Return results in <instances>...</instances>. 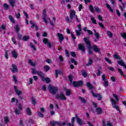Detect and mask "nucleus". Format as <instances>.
Returning a JSON list of instances; mask_svg holds the SVG:
<instances>
[{"label":"nucleus","mask_w":126,"mask_h":126,"mask_svg":"<svg viewBox=\"0 0 126 126\" xmlns=\"http://www.w3.org/2000/svg\"><path fill=\"white\" fill-rule=\"evenodd\" d=\"M42 13L43 15V21H44L46 24H48V20H50V18H47V12L45 10L43 11Z\"/></svg>","instance_id":"4"},{"label":"nucleus","mask_w":126,"mask_h":126,"mask_svg":"<svg viewBox=\"0 0 126 126\" xmlns=\"http://www.w3.org/2000/svg\"><path fill=\"white\" fill-rule=\"evenodd\" d=\"M91 19L94 24H97L96 20L95 19V18H94V17H93V16H91Z\"/></svg>","instance_id":"36"},{"label":"nucleus","mask_w":126,"mask_h":126,"mask_svg":"<svg viewBox=\"0 0 126 126\" xmlns=\"http://www.w3.org/2000/svg\"><path fill=\"white\" fill-rule=\"evenodd\" d=\"M70 12V18L71 19H73V18H74L76 16H77L75 14L76 12H75V11H74V10H71Z\"/></svg>","instance_id":"11"},{"label":"nucleus","mask_w":126,"mask_h":126,"mask_svg":"<svg viewBox=\"0 0 126 126\" xmlns=\"http://www.w3.org/2000/svg\"><path fill=\"white\" fill-rule=\"evenodd\" d=\"M4 57L6 59H8V52L6 51L4 54Z\"/></svg>","instance_id":"52"},{"label":"nucleus","mask_w":126,"mask_h":126,"mask_svg":"<svg viewBox=\"0 0 126 126\" xmlns=\"http://www.w3.org/2000/svg\"><path fill=\"white\" fill-rule=\"evenodd\" d=\"M69 80L71 83H72L74 87H79L80 86H82L83 84V82L81 81H79V82H72V76L71 75H70L68 77Z\"/></svg>","instance_id":"1"},{"label":"nucleus","mask_w":126,"mask_h":126,"mask_svg":"<svg viewBox=\"0 0 126 126\" xmlns=\"http://www.w3.org/2000/svg\"><path fill=\"white\" fill-rule=\"evenodd\" d=\"M29 63L31 64L32 66H35V65H36V62H34L32 60H29Z\"/></svg>","instance_id":"29"},{"label":"nucleus","mask_w":126,"mask_h":126,"mask_svg":"<svg viewBox=\"0 0 126 126\" xmlns=\"http://www.w3.org/2000/svg\"><path fill=\"white\" fill-rule=\"evenodd\" d=\"M111 104L113 106V107L114 108V109H116L117 111H120V109L119 108V106L117 105V102L115 99L113 98V97H111L110 98Z\"/></svg>","instance_id":"5"},{"label":"nucleus","mask_w":126,"mask_h":126,"mask_svg":"<svg viewBox=\"0 0 126 126\" xmlns=\"http://www.w3.org/2000/svg\"><path fill=\"white\" fill-rule=\"evenodd\" d=\"M86 85L88 86V87H89V88H90V89H93V88H94L92 85L91 84H90V83H89V82H87L86 83Z\"/></svg>","instance_id":"35"},{"label":"nucleus","mask_w":126,"mask_h":126,"mask_svg":"<svg viewBox=\"0 0 126 126\" xmlns=\"http://www.w3.org/2000/svg\"><path fill=\"white\" fill-rule=\"evenodd\" d=\"M4 121L5 124H7L8 122H9V119H8V117H5L4 118Z\"/></svg>","instance_id":"41"},{"label":"nucleus","mask_w":126,"mask_h":126,"mask_svg":"<svg viewBox=\"0 0 126 126\" xmlns=\"http://www.w3.org/2000/svg\"><path fill=\"white\" fill-rule=\"evenodd\" d=\"M48 89L52 94H55L58 91V88L54 87L51 85L48 86Z\"/></svg>","instance_id":"6"},{"label":"nucleus","mask_w":126,"mask_h":126,"mask_svg":"<svg viewBox=\"0 0 126 126\" xmlns=\"http://www.w3.org/2000/svg\"><path fill=\"white\" fill-rule=\"evenodd\" d=\"M20 29V27H19L18 25H16L15 28V30L16 32H19Z\"/></svg>","instance_id":"40"},{"label":"nucleus","mask_w":126,"mask_h":126,"mask_svg":"<svg viewBox=\"0 0 126 126\" xmlns=\"http://www.w3.org/2000/svg\"><path fill=\"white\" fill-rule=\"evenodd\" d=\"M45 77H43V79L44 81L42 80V81H45V82H46V83H50V82H51V80H50V79L48 77L45 78Z\"/></svg>","instance_id":"31"},{"label":"nucleus","mask_w":126,"mask_h":126,"mask_svg":"<svg viewBox=\"0 0 126 126\" xmlns=\"http://www.w3.org/2000/svg\"><path fill=\"white\" fill-rule=\"evenodd\" d=\"M102 80H103L102 83L104 87H108V86H109V82L107 80V78H106V76L105 75H102Z\"/></svg>","instance_id":"7"},{"label":"nucleus","mask_w":126,"mask_h":126,"mask_svg":"<svg viewBox=\"0 0 126 126\" xmlns=\"http://www.w3.org/2000/svg\"><path fill=\"white\" fill-rule=\"evenodd\" d=\"M26 113L29 116H31L32 112H31V110H30V108H28L26 109Z\"/></svg>","instance_id":"28"},{"label":"nucleus","mask_w":126,"mask_h":126,"mask_svg":"<svg viewBox=\"0 0 126 126\" xmlns=\"http://www.w3.org/2000/svg\"><path fill=\"white\" fill-rule=\"evenodd\" d=\"M37 116H38V117H39V118H43V117H44V114H43V113L38 112L37 113Z\"/></svg>","instance_id":"44"},{"label":"nucleus","mask_w":126,"mask_h":126,"mask_svg":"<svg viewBox=\"0 0 126 126\" xmlns=\"http://www.w3.org/2000/svg\"><path fill=\"white\" fill-rule=\"evenodd\" d=\"M3 6H4V8H5L6 9H8L9 8L8 5H7V4L6 3H4L3 4Z\"/></svg>","instance_id":"54"},{"label":"nucleus","mask_w":126,"mask_h":126,"mask_svg":"<svg viewBox=\"0 0 126 126\" xmlns=\"http://www.w3.org/2000/svg\"><path fill=\"white\" fill-rule=\"evenodd\" d=\"M76 118L77 119V122L78 125H80V126H82V125H83V121H82L80 118H79L77 115H76Z\"/></svg>","instance_id":"18"},{"label":"nucleus","mask_w":126,"mask_h":126,"mask_svg":"<svg viewBox=\"0 0 126 126\" xmlns=\"http://www.w3.org/2000/svg\"><path fill=\"white\" fill-rule=\"evenodd\" d=\"M9 2L12 7H13L14 6V4H15V0H9Z\"/></svg>","instance_id":"25"},{"label":"nucleus","mask_w":126,"mask_h":126,"mask_svg":"<svg viewBox=\"0 0 126 126\" xmlns=\"http://www.w3.org/2000/svg\"><path fill=\"white\" fill-rule=\"evenodd\" d=\"M31 48H32V49H33L34 50V51H36V48L33 45V44H31L30 45Z\"/></svg>","instance_id":"63"},{"label":"nucleus","mask_w":126,"mask_h":126,"mask_svg":"<svg viewBox=\"0 0 126 126\" xmlns=\"http://www.w3.org/2000/svg\"><path fill=\"white\" fill-rule=\"evenodd\" d=\"M106 5V7H107L108 9H109V11H110V12H111L112 13H114V10L111 8V6L110 5V4L107 3Z\"/></svg>","instance_id":"23"},{"label":"nucleus","mask_w":126,"mask_h":126,"mask_svg":"<svg viewBox=\"0 0 126 126\" xmlns=\"http://www.w3.org/2000/svg\"><path fill=\"white\" fill-rule=\"evenodd\" d=\"M79 8V11H81V10L83 8V6H82V4H80L78 7Z\"/></svg>","instance_id":"50"},{"label":"nucleus","mask_w":126,"mask_h":126,"mask_svg":"<svg viewBox=\"0 0 126 126\" xmlns=\"http://www.w3.org/2000/svg\"><path fill=\"white\" fill-rule=\"evenodd\" d=\"M93 63V61H92V58H90L88 61V63L86 64L88 66L89 65H91Z\"/></svg>","instance_id":"30"},{"label":"nucleus","mask_w":126,"mask_h":126,"mask_svg":"<svg viewBox=\"0 0 126 126\" xmlns=\"http://www.w3.org/2000/svg\"><path fill=\"white\" fill-rule=\"evenodd\" d=\"M32 74H36V73H37V74L39 76H40L41 78V80L44 81V77H45V74H44L42 72L36 71V70H35V69L34 68H32Z\"/></svg>","instance_id":"2"},{"label":"nucleus","mask_w":126,"mask_h":126,"mask_svg":"<svg viewBox=\"0 0 126 126\" xmlns=\"http://www.w3.org/2000/svg\"><path fill=\"white\" fill-rule=\"evenodd\" d=\"M13 79L14 82L15 83L17 82V79L16 78V76H15V75L13 76Z\"/></svg>","instance_id":"57"},{"label":"nucleus","mask_w":126,"mask_h":126,"mask_svg":"<svg viewBox=\"0 0 126 126\" xmlns=\"http://www.w3.org/2000/svg\"><path fill=\"white\" fill-rule=\"evenodd\" d=\"M57 99H60L61 100H66V97L64 96V94L61 93L60 94H58L56 96Z\"/></svg>","instance_id":"9"},{"label":"nucleus","mask_w":126,"mask_h":126,"mask_svg":"<svg viewBox=\"0 0 126 126\" xmlns=\"http://www.w3.org/2000/svg\"><path fill=\"white\" fill-rule=\"evenodd\" d=\"M12 57L14 58V59H17L18 58V54L16 52V50H13L11 51Z\"/></svg>","instance_id":"14"},{"label":"nucleus","mask_w":126,"mask_h":126,"mask_svg":"<svg viewBox=\"0 0 126 126\" xmlns=\"http://www.w3.org/2000/svg\"><path fill=\"white\" fill-rule=\"evenodd\" d=\"M23 41H27V40H29V36H25L23 38Z\"/></svg>","instance_id":"48"},{"label":"nucleus","mask_w":126,"mask_h":126,"mask_svg":"<svg viewBox=\"0 0 126 126\" xmlns=\"http://www.w3.org/2000/svg\"><path fill=\"white\" fill-rule=\"evenodd\" d=\"M96 113L99 114H102V109L100 108H97L95 110Z\"/></svg>","instance_id":"27"},{"label":"nucleus","mask_w":126,"mask_h":126,"mask_svg":"<svg viewBox=\"0 0 126 126\" xmlns=\"http://www.w3.org/2000/svg\"><path fill=\"white\" fill-rule=\"evenodd\" d=\"M114 58L115 59H119V56H118V54L116 53L114 55Z\"/></svg>","instance_id":"64"},{"label":"nucleus","mask_w":126,"mask_h":126,"mask_svg":"<svg viewBox=\"0 0 126 126\" xmlns=\"http://www.w3.org/2000/svg\"><path fill=\"white\" fill-rule=\"evenodd\" d=\"M84 41L86 43L87 45L88 46V53L89 54H92V51L91 50V45H90V41H89V39H88L87 37H85L84 38Z\"/></svg>","instance_id":"3"},{"label":"nucleus","mask_w":126,"mask_h":126,"mask_svg":"<svg viewBox=\"0 0 126 126\" xmlns=\"http://www.w3.org/2000/svg\"><path fill=\"white\" fill-rule=\"evenodd\" d=\"M30 23L32 25L31 28H33V27H35V30H38V27L34 25V23H33V22L32 21H30Z\"/></svg>","instance_id":"26"},{"label":"nucleus","mask_w":126,"mask_h":126,"mask_svg":"<svg viewBox=\"0 0 126 126\" xmlns=\"http://www.w3.org/2000/svg\"><path fill=\"white\" fill-rule=\"evenodd\" d=\"M79 98L80 100H81V101L82 102V103H86V100H85L84 99V98H83L80 96Z\"/></svg>","instance_id":"49"},{"label":"nucleus","mask_w":126,"mask_h":126,"mask_svg":"<svg viewBox=\"0 0 126 126\" xmlns=\"http://www.w3.org/2000/svg\"><path fill=\"white\" fill-rule=\"evenodd\" d=\"M32 102L33 105H35V104H36V100L35 99V98H32Z\"/></svg>","instance_id":"55"},{"label":"nucleus","mask_w":126,"mask_h":126,"mask_svg":"<svg viewBox=\"0 0 126 126\" xmlns=\"http://www.w3.org/2000/svg\"><path fill=\"white\" fill-rule=\"evenodd\" d=\"M22 110V107L21 106V104L18 105V108H17L15 110V114L16 115H19L20 114V111Z\"/></svg>","instance_id":"10"},{"label":"nucleus","mask_w":126,"mask_h":126,"mask_svg":"<svg viewBox=\"0 0 126 126\" xmlns=\"http://www.w3.org/2000/svg\"><path fill=\"white\" fill-rule=\"evenodd\" d=\"M61 73H62L61 70H55V74H56V78L58 77L59 74H61Z\"/></svg>","instance_id":"34"},{"label":"nucleus","mask_w":126,"mask_h":126,"mask_svg":"<svg viewBox=\"0 0 126 126\" xmlns=\"http://www.w3.org/2000/svg\"><path fill=\"white\" fill-rule=\"evenodd\" d=\"M64 91L65 92L66 96H70L71 94V91L70 90L64 88Z\"/></svg>","instance_id":"16"},{"label":"nucleus","mask_w":126,"mask_h":126,"mask_svg":"<svg viewBox=\"0 0 126 126\" xmlns=\"http://www.w3.org/2000/svg\"><path fill=\"white\" fill-rule=\"evenodd\" d=\"M73 19H74V20L76 21V22H80V20H79V19H78L77 16H76L74 18H73Z\"/></svg>","instance_id":"51"},{"label":"nucleus","mask_w":126,"mask_h":126,"mask_svg":"<svg viewBox=\"0 0 126 126\" xmlns=\"http://www.w3.org/2000/svg\"><path fill=\"white\" fill-rule=\"evenodd\" d=\"M118 71L120 73L121 75H123L124 76H125V75L124 74V72H123V70H122V69L118 68Z\"/></svg>","instance_id":"43"},{"label":"nucleus","mask_w":126,"mask_h":126,"mask_svg":"<svg viewBox=\"0 0 126 126\" xmlns=\"http://www.w3.org/2000/svg\"><path fill=\"white\" fill-rule=\"evenodd\" d=\"M78 49L82 52H84L85 51V48H84V45L83 44H78Z\"/></svg>","instance_id":"20"},{"label":"nucleus","mask_w":126,"mask_h":126,"mask_svg":"<svg viewBox=\"0 0 126 126\" xmlns=\"http://www.w3.org/2000/svg\"><path fill=\"white\" fill-rule=\"evenodd\" d=\"M113 97L115 98L117 101H119V98H118V96H117L116 94H113Z\"/></svg>","instance_id":"60"},{"label":"nucleus","mask_w":126,"mask_h":126,"mask_svg":"<svg viewBox=\"0 0 126 126\" xmlns=\"http://www.w3.org/2000/svg\"><path fill=\"white\" fill-rule=\"evenodd\" d=\"M89 9L91 12H94V11L96 12H101L100 8H99L98 7H94L93 8V6H92L91 5L89 6Z\"/></svg>","instance_id":"8"},{"label":"nucleus","mask_w":126,"mask_h":126,"mask_svg":"<svg viewBox=\"0 0 126 126\" xmlns=\"http://www.w3.org/2000/svg\"><path fill=\"white\" fill-rule=\"evenodd\" d=\"M11 70L14 73L17 72V67H16V65L13 64L12 65Z\"/></svg>","instance_id":"17"},{"label":"nucleus","mask_w":126,"mask_h":126,"mask_svg":"<svg viewBox=\"0 0 126 126\" xmlns=\"http://www.w3.org/2000/svg\"><path fill=\"white\" fill-rule=\"evenodd\" d=\"M43 42L45 45L47 44V46L49 47V48H51L52 44L50 43V42H49L48 39L44 38L43 40Z\"/></svg>","instance_id":"13"},{"label":"nucleus","mask_w":126,"mask_h":126,"mask_svg":"<svg viewBox=\"0 0 126 126\" xmlns=\"http://www.w3.org/2000/svg\"><path fill=\"white\" fill-rule=\"evenodd\" d=\"M101 70H102V68H100V69L97 70V74L98 76H100V75H101V74H102V71Z\"/></svg>","instance_id":"37"},{"label":"nucleus","mask_w":126,"mask_h":126,"mask_svg":"<svg viewBox=\"0 0 126 126\" xmlns=\"http://www.w3.org/2000/svg\"><path fill=\"white\" fill-rule=\"evenodd\" d=\"M57 36L59 38V42L60 43H62L63 40H64V37L63 36V35L62 33H57Z\"/></svg>","instance_id":"12"},{"label":"nucleus","mask_w":126,"mask_h":126,"mask_svg":"<svg viewBox=\"0 0 126 126\" xmlns=\"http://www.w3.org/2000/svg\"><path fill=\"white\" fill-rule=\"evenodd\" d=\"M9 19L10 21H11V22H12V23H13V24H14V23H15V21L14 20V18H13L12 17V16L9 15Z\"/></svg>","instance_id":"24"},{"label":"nucleus","mask_w":126,"mask_h":126,"mask_svg":"<svg viewBox=\"0 0 126 126\" xmlns=\"http://www.w3.org/2000/svg\"><path fill=\"white\" fill-rule=\"evenodd\" d=\"M14 88L15 89V92L17 95H20L22 94L21 91H19L17 89V87L14 86Z\"/></svg>","instance_id":"21"},{"label":"nucleus","mask_w":126,"mask_h":126,"mask_svg":"<svg viewBox=\"0 0 126 126\" xmlns=\"http://www.w3.org/2000/svg\"><path fill=\"white\" fill-rule=\"evenodd\" d=\"M121 35H122V37L124 38V39H126V32L121 33Z\"/></svg>","instance_id":"53"},{"label":"nucleus","mask_w":126,"mask_h":126,"mask_svg":"<svg viewBox=\"0 0 126 126\" xmlns=\"http://www.w3.org/2000/svg\"><path fill=\"white\" fill-rule=\"evenodd\" d=\"M80 32H81V31H77V30L76 31V33L77 36L80 35V34H81Z\"/></svg>","instance_id":"58"},{"label":"nucleus","mask_w":126,"mask_h":126,"mask_svg":"<svg viewBox=\"0 0 126 126\" xmlns=\"http://www.w3.org/2000/svg\"><path fill=\"white\" fill-rule=\"evenodd\" d=\"M94 32H95V34L94 36L95 37H96V39H98L99 35V34H98V33L96 32V30H94Z\"/></svg>","instance_id":"47"},{"label":"nucleus","mask_w":126,"mask_h":126,"mask_svg":"<svg viewBox=\"0 0 126 126\" xmlns=\"http://www.w3.org/2000/svg\"><path fill=\"white\" fill-rule=\"evenodd\" d=\"M106 34L109 38H112V37H113V33L110 31H107Z\"/></svg>","instance_id":"32"},{"label":"nucleus","mask_w":126,"mask_h":126,"mask_svg":"<svg viewBox=\"0 0 126 126\" xmlns=\"http://www.w3.org/2000/svg\"><path fill=\"white\" fill-rule=\"evenodd\" d=\"M15 16L17 19H19L20 18V12H18L17 14H15Z\"/></svg>","instance_id":"46"},{"label":"nucleus","mask_w":126,"mask_h":126,"mask_svg":"<svg viewBox=\"0 0 126 126\" xmlns=\"http://www.w3.org/2000/svg\"><path fill=\"white\" fill-rule=\"evenodd\" d=\"M118 64H120V65H121V66H123L124 68L126 69V64L122 60L118 61Z\"/></svg>","instance_id":"19"},{"label":"nucleus","mask_w":126,"mask_h":126,"mask_svg":"<svg viewBox=\"0 0 126 126\" xmlns=\"http://www.w3.org/2000/svg\"><path fill=\"white\" fill-rule=\"evenodd\" d=\"M91 93L93 94V95L94 96V97H97L98 100H101V99H102V95H101V94H94V93H93V91H91Z\"/></svg>","instance_id":"15"},{"label":"nucleus","mask_w":126,"mask_h":126,"mask_svg":"<svg viewBox=\"0 0 126 126\" xmlns=\"http://www.w3.org/2000/svg\"><path fill=\"white\" fill-rule=\"evenodd\" d=\"M105 61H106V62H107V63H112V62H111V60H109V58H105Z\"/></svg>","instance_id":"56"},{"label":"nucleus","mask_w":126,"mask_h":126,"mask_svg":"<svg viewBox=\"0 0 126 126\" xmlns=\"http://www.w3.org/2000/svg\"><path fill=\"white\" fill-rule=\"evenodd\" d=\"M82 75L84 77H86L87 76V73H86V71L85 70H83L82 71Z\"/></svg>","instance_id":"42"},{"label":"nucleus","mask_w":126,"mask_h":126,"mask_svg":"<svg viewBox=\"0 0 126 126\" xmlns=\"http://www.w3.org/2000/svg\"><path fill=\"white\" fill-rule=\"evenodd\" d=\"M71 57H75V56H76L75 52H71Z\"/></svg>","instance_id":"62"},{"label":"nucleus","mask_w":126,"mask_h":126,"mask_svg":"<svg viewBox=\"0 0 126 126\" xmlns=\"http://www.w3.org/2000/svg\"><path fill=\"white\" fill-rule=\"evenodd\" d=\"M70 61H71V63H74V64L75 65H76V64H77V63H76L75 60H74V59H73V58H71Z\"/></svg>","instance_id":"38"},{"label":"nucleus","mask_w":126,"mask_h":126,"mask_svg":"<svg viewBox=\"0 0 126 126\" xmlns=\"http://www.w3.org/2000/svg\"><path fill=\"white\" fill-rule=\"evenodd\" d=\"M51 126H55V125H59V123L55 121H53L51 122Z\"/></svg>","instance_id":"45"},{"label":"nucleus","mask_w":126,"mask_h":126,"mask_svg":"<svg viewBox=\"0 0 126 126\" xmlns=\"http://www.w3.org/2000/svg\"><path fill=\"white\" fill-rule=\"evenodd\" d=\"M116 13L119 17L121 16V13L119 10H116Z\"/></svg>","instance_id":"61"},{"label":"nucleus","mask_w":126,"mask_h":126,"mask_svg":"<svg viewBox=\"0 0 126 126\" xmlns=\"http://www.w3.org/2000/svg\"><path fill=\"white\" fill-rule=\"evenodd\" d=\"M41 89L42 90H43V91H46V85L42 86V87H41Z\"/></svg>","instance_id":"59"},{"label":"nucleus","mask_w":126,"mask_h":126,"mask_svg":"<svg viewBox=\"0 0 126 126\" xmlns=\"http://www.w3.org/2000/svg\"><path fill=\"white\" fill-rule=\"evenodd\" d=\"M44 69H45V71H46V72H47V71H48V70H50V66H49L48 65H45Z\"/></svg>","instance_id":"39"},{"label":"nucleus","mask_w":126,"mask_h":126,"mask_svg":"<svg viewBox=\"0 0 126 126\" xmlns=\"http://www.w3.org/2000/svg\"><path fill=\"white\" fill-rule=\"evenodd\" d=\"M75 121V118L73 117L71 120V124L69 123V126H74V122Z\"/></svg>","instance_id":"22"},{"label":"nucleus","mask_w":126,"mask_h":126,"mask_svg":"<svg viewBox=\"0 0 126 126\" xmlns=\"http://www.w3.org/2000/svg\"><path fill=\"white\" fill-rule=\"evenodd\" d=\"M93 48L94 52H99V48H98V47L96 45H93Z\"/></svg>","instance_id":"33"}]
</instances>
